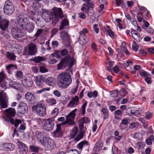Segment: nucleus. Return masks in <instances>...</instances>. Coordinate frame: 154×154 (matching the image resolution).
Here are the masks:
<instances>
[{"label": "nucleus", "instance_id": "nucleus-1", "mask_svg": "<svg viewBox=\"0 0 154 154\" xmlns=\"http://www.w3.org/2000/svg\"><path fill=\"white\" fill-rule=\"evenodd\" d=\"M57 84L58 87L62 89L67 88L72 82V79L68 72H62L59 74L57 78Z\"/></svg>", "mask_w": 154, "mask_h": 154}, {"label": "nucleus", "instance_id": "nucleus-2", "mask_svg": "<svg viewBox=\"0 0 154 154\" xmlns=\"http://www.w3.org/2000/svg\"><path fill=\"white\" fill-rule=\"evenodd\" d=\"M6 116L3 117L4 120L6 122L10 123L12 125H14L16 128H17L19 125L21 123V121L20 119H15L14 120L12 117H14L16 112L14 109L10 107L6 109L5 111Z\"/></svg>", "mask_w": 154, "mask_h": 154}, {"label": "nucleus", "instance_id": "nucleus-3", "mask_svg": "<svg viewBox=\"0 0 154 154\" xmlns=\"http://www.w3.org/2000/svg\"><path fill=\"white\" fill-rule=\"evenodd\" d=\"M52 14L53 15L52 18V24L55 25L58 22L60 18H63L64 17V14L61 8H54L51 10Z\"/></svg>", "mask_w": 154, "mask_h": 154}, {"label": "nucleus", "instance_id": "nucleus-4", "mask_svg": "<svg viewBox=\"0 0 154 154\" xmlns=\"http://www.w3.org/2000/svg\"><path fill=\"white\" fill-rule=\"evenodd\" d=\"M74 63V59L71 57L70 55H68L66 57L62 59L57 64V69H63L68 65L69 66H72Z\"/></svg>", "mask_w": 154, "mask_h": 154}, {"label": "nucleus", "instance_id": "nucleus-5", "mask_svg": "<svg viewBox=\"0 0 154 154\" xmlns=\"http://www.w3.org/2000/svg\"><path fill=\"white\" fill-rule=\"evenodd\" d=\"M29 20H33V19L26 15H20L17 18V23L21 29H24V26Z\"/></svg>", "mask_w": 154, "mask_h": 154}, {"label": "nucleus", "instance_id": "nucleus-6", "mask_svg": "<svg viewBox=\"0 0 154 154\" xmlns=\"http://www.w3.org/2000/svg\"><path fill=\"white\" fill-rule=\"evenodd\" d=\"M8 99L5 93L3 91L0 92V107L1 109L8 107Z\"/></svg>", "mask_w": 154, "mask_h": 154}, {"label": "nucleus", "instance_id": "nucleus-7", "mask_svg": "<svg viewBox=\"0 0 154 154\" xmlns=\"http://www.w3.org/2000/svg\"><path fill=\"white\" fill-rule=\"evenodd\" d=\"M4 13L6 14L10 15L14 12V8L13 5L9 0L6 1L4 8Z\"/></svg>", "mask_w": 154, "mask_h": 154}, {"label": "nucleus", "instance_id": "nucleus-8", "mask_svg": "<svg viewBox=\"0 0 154 154\" xmlns=\"http://www.w3.org/2000/svg\"><path fill=\"white\" fill-rule=\"evenodd\" d=\"M54 125V118H49L45 121L43 128L45 130L50 131L53 129Z\"/></svg>", "mask_w": 154, "mask_h": 154}, {"label": "nucleus", "instance_id": "nucleus-9", "mask_svg": "<svg viewBox=\"0 0 154 154\" xmlns=\"http://www.w3.org/2000/svg\"><path fill=\"white\" fill-rule=\"evenodd\" d=\"M77 109H75L70 112L66 116L67 122L69 123V125H72L75 124L73 121L75 116V112L77 110Z\"/></svg>", "mask_w": 154, "mask_h": 154}, {"label": "nucleus", "instance_id": "nucleus-10", "mask_svg": "<svg viewBox=\"0 0 154 154\" xmlns=\"http://www.w3.org/2000/svg\"><path fill=\"white\" fill-rule=\"evenodd\" d=\"M41 144L45 147L48 149L53 148L55 145L54 141L48 137L46 138Z\"/></svg>", "mask_w": 154, "mask_h": 154}, {"label": "nucleus", "instance_id": "nucleus-11", "mask_svg": "<svg viewBox=\"0 0 154 154\" xmlns=\"http://www.w3.org/2000/svg\"><path fill=\"white\" fill-rule=\"evenodd\" d=\"M37 139L41 143L47 137L46 133L44 131H37L35 133Z\"/></svg>", "mask_w": 154, "mask_h": 154}, {"label": "nucleus", "instance_id": "nucleus-12", "mask_svg": "<svg viewBox=\"0 0 154 154\" xmlns=\"http://www.w3.org/2000/svg\"><path fill=\"white\" fill-rule=\"evenodd\" d=\"M18 111L22 114H24L27 112L28 109L27 104L24 102H20L17 107Z\"/></svg>", "mask_w": 154, "mask_h": 154}, {"label": "nucleus", "instance_id": "nucleus-13", "mask_svg": "<svg viewBox=\"0 0 154 154\" xmlns=\"http://www.w3.org/2000/svg\"><path fill=\"white\" fill-rule=\"evenodd\" d=\"M19 150L20 154H26L28 150L26 145L23 142L18 141L16 143Z\"/></svg>", "mask_w": 154, "mask_h": 154}, {"label": "nucleus", "instance_id": "nucleus-14", "mask_svg": "<svg viewBox=\"0 0 154 154\" xmlns=\"http://www.w3.org/2000/svg\"><path fill=\"white\" fill-rule=\"evenodd\" d=\"M42 17L44 20L47 22L52 21L53 15L52 14V11L51 12L47 11H44L42 14Z\"/></svg>", "mask_w": 154, "mask_h": 154}, {"label": "nucleus", "instance_id": "nucleus-15", "mask_svg": "<svg viewBox=\"0 0 154 154\" xmlns=\"http://www.w3.org/2000/svg\"><path fill=\"white\" fill-rule=\"evenodd\" d=\"M28 52L29 55H33L37 53V49L36 45L33 43H31L28 45Z\"/></svg>", "mask_w": 154, "mask_h": 154}, {"label": "nucleus", "instance_id": "nucleus-16", "mask_svg": "<svg viewBox=\"0 0 154 154\" xmlns=\"http://www.w3.org/2000/svg\"><path fill=\"white\" fill-rule=\"evenodd\" d=\"M22 84L26 87H31L33 85V82L31 79L29 78H24L22 80Z\"/></svg>", "mask_w": 154, "mask_h": 154}, {"label": "nucleus", "instance_id": "nucleus-17", "mask_svg": "<svg viewBox=\"0 0 154 154\" xmlns=\"http://www.w3.org/2000/svg\"><path fill=\"white\" fill-rule=\"evenodd\" d=\"M33 21V20L28 21V22L26 23L27 26H24V29L29 33L32 32L35 28V24L32 22Z\"/></svg>", "mask_w": 154, "mask_h": 154}, {"label": "nucleus", "instance_id": "nucleus-18", "mask_svg": "<svg viewBox=\"0 0 154 154\" xmlns=\"http://www.w3.org/2000/svg\"><path fill=\"white\" fill-rule=\"evenodd\" d=\"M45 79V78L42 75H38L35 77V82L36 85L40 88L43 87L42 83L44 82Z\"/></svg>", "mask_w": 154, "mask_h": 154}, {"label": "nucleus", "instance_id": "nucleus-19", "mask_svg": "<svg viewBox=\"0 0 154 154\" xmlns=\"http://www.w3.org/2000/svg\"><path fill=\"white\" fill-rule=\"evenodd\" d=\"M54 136L56 137H61L62 135V129L61 128V125L58 124L57 125V128L53 132Z\"/></svg>", "mask_w": 154, "mask_h": 154}, {"label": "nucleus", "instance_id": "nucleus-20", "mask_svg": "<svg viewBox=\"0 0 154 154\" xmlns=\"http://www.w3.org/2000/svg\"><path fill=\"white\" fill-rule=\"evenodd\" d=\"M37 113L40 116H45L46 113L45 107L42 105H38Z\"/></svg>", "mask_w": 154, "mask_h": 154}, {"label": "nucleus", "instance_id": "nucleus-21", "mask_svg": "<svg viewBox=\"0 0 154 154\" xmlns=\"http://www.w3.org/2000/svg\"><path fill=\"white\" fill-rule=\"evenodd\" d=\"M79 99L78 97L75 96V97L72 98L71 100L68 104V106L70 107H72L75 106L79 104Z\"/></svg>", "mask_w": 154, "mask_h": 154}, {"label": "nucleus", "instance_id": "nucleus-22", "mask_svg": "<svg viewBox=\"0 0 154 154\" xmlns=\"http://www.w3.org/2000/svg\"><path fill=\"white\" fill-rule=\"evenodd\" d=\"M9 21L5 19L0 20V28L3 31H5L8 28Z\"/></svg>", "mask_w": 154, "mask_h": 154}, {"label": "nucleus", "instance_id": "nucleus-23", "mask_svg": "<svg viewBox=\"0 0 154 154\" xmlns=\"http://www.w3.org/2000/svg\"><path fill=\"white\" fill-rule=\"evenodd\" d=\"M131 33L132 37L136 41L139 42L140 40V37L139 34L135 29H131Z\"/></svg>", "mask_w": 154, "mask_h": 154}, {"label": "nucleus", "instance_id": "nucleus-24", "mask_svg": "<svg viewBox=\"0 0 154 154\" xmlns=\"http://www.w3.org/2000/svg\"><path fill=\"white\" fill-rule=\"evenodd\" d=\"M25 97L26 99L30 102H34L35 101L34 96L30 92L26 93L25 94Z\"/></svg>", "mask_w": 154, "mask_h": 154}, {"label": "nucleus", "instance_id": "nucleus-25", "mask_svg": "<svg viewBox=\"0 0 154 154\" xmlns=\"http://www.w3.org/2000/svg\"><path fill=\"white\" fill-rule=\"evenodd\" d=\"M2 146L7 151H12L15 148L14 145L12 143H5L3 144Z\"/></svg>", "mask_w": 154, "mask_h": 154}, {"label": "nucleus", "instance_id": "nucleus-26", "mask_svg": "<svg viewBox=\"0 0 154 154\" xmlns=\"http://www.w3.org/2000/svg\"><path fill=\"white\" fill-rule=\"evenodd\" d=\"M60 36L64 43H65L67 42H69V37L67 32L65 31H63L61 33Z\"/></svg>", "mask_w": 154, "mask_h": 154}, {"label": "nucleus", "instance_id": "nucleus-27", "mask_svg": "<svg viewBox=\"0 0 154 154\" xmlns=\"http://www.w3.org/2000/svg\"><path fill=\"white\" fill-rule=\"evenodd\" d=\"M57 57V55L56 53L52 54L49 57L48 60L49 63L53 64L56 63L57 61L56 59Z\"/></svg>", "mask_w": 154, "mask_h": 154}, {"label": "nucleus", "instance_id": "nucleus-28", "mask_svg": "<svg viewBox=\"0 0 154 154\" xmlns=\"http://www.w3.org/2000/svg\"><path fill=\"white\" fill-rule=\"evenodd\" d=\"M69 24V20L66 18L63 19L61 22V25L59 28V30H62L63 29L64 27L68 26Z\"/></svg>", "mask_w": 154, "mask_h": 154}, {"label": "nucleus", "instance_id": "nucleus-29", "mask_svg": "<svg viewBox=\"0 0 154 154\" xmlns=\"http://www.w3.org/2000/svg\"><path fill=\"white\" fill-rule=\"evenodd\" d=\"M140 12L143 17H149V12L144 7H141L140 8Z\"/></svg>", "mask_w": 154, "mask_h": 154}, {"label": "nucleus", "instance_id": "nucleus-30", "mask_svg": "<svg viewBox=\"0 0 154 154\" xmlns=\"http://www.w3.org/2000/svg\"><path fill=\"white\" fill-rule=\"evenodd\" d=\"M45 82L49 85L53 86L54 85L55 80L54 77H49L46 79Z\"/></svg>", "mask_w": 154, "mask_h": 154}, {"label": "nucleus", "instance_id": "nucleus-31", "mask_svg": "<svg viewBox=\"0 0 154 154\" xmlns=\"http://www.w3.org/2000/svg\"><path fill=\"white\" fill-rule=\"evenodd\" d=\"M88 147V142L86 140H84L80 142L77 145V147L80 149H82L83 147Z\"/></svg>", "mask_w": 154, "mask_h": 154}, {"label": "nucleus", "instance_id": "nucleus-32", "mask_svg": "<svg viewBox=\"0 0 154 154\" xmlns=\"http://www.w3.org/2000/svg\"><path fill=\"white\" fill-rule=\"evenodd\" d=\"M46 59V58L39 56L33 57L31 59V60L36 63H39L41 61H45Z\"/></svg>", "mask_w": 154, "mask_h": 154}, {"label": "nucleus", "instance_id": "nucleus-33", "mask_svg": "<svg viewBox=\"0 0 154 154\" xmlns=\"http://www.w3.org/2000/svg\"><path fill=\"white\" fill-rule=\"evenodd\" d=\"M6 68L8 73L9 74H11L12 73V71L16 69L17 67L15 65L10 64L7 66Z\"/></svg>", "mask_w": 154, "mask_h": 154}, {"label": "nucleus", "instance_id": "nucleus-34", "mask_svg": "<svg viewBox=\"0 0 154 154\" xmlns=\"http://www.w3.org/2000/svg\"><path fill=\"white\" fill-rule=\"evenodd\" d=\"M85 35L80 36L78 40V42L80 45H83L87 42V41L85 38Z\"/></svg>", "mask_w": 154, "mask_h": 154}, {"label": "nucleus", "instance_id": "nucleus-35", "mask_svg": "<svg viewBox=\"0 0 154 154\" xmlns=\"http://www.w3.org/2000/svg\"><path fill=\"white\" fill-rule=\"evenodd\" d=\"M14 38L18 40H21V39H24L25 35L23 32H18L14 37Z\"/></svg>", "mask_w": 154, "mask_h": 154}, {"label": "nucleus", "instance_id": "nucleus-36", "mask_svg": "<svg viewBox=\"0 0 154 154\" xmlns=\"http://www.w3.org/2000/svg\"><path fill=\"white\" fill-rule=\"evenodd\" d=\"M101 112L103 115V118L107 119L109 116V112L106 107L104 106L102 109Z\"/></svg>", "mask_w": 154, "mask_h": 154}, {"label": "nucleus", "instance_id": "nucleus-37", "mask_svg": "<svg viewBox=\"0 0 154 154\" xmlns=\"http://www.w3.org/2000/svg\"><path fill=\"white\" fill-rule=\"evenodd\" d=\"M78 128L77 126H75L72 130V132L70 134L71 137L72 138L75 137L78 133Z\"/></svg>", "mask_w": 154, "mask_h": 154}, {"label": "nucleus", "instance_id": "nucleus-38", "mask_svg": "<svg viewBox=\"0 0 154 154\" xmlns=\"http://www.w3.org/2000/svg\"><path fill=\"white\" fill-rule=\"evenodd\" d=\"M7 56L9 60H15L16 59V57L14 53H11L9 52H7Z\"/></svg>", "mask_w": 154, "mask_h": 154}, {"label": "nucleus", "instance_id": "nucleus-39", "mask_svg": "<svg viewBox=\"0 0 154 154\" xmlns=\"http://www.w3.org/2000/svg\"><path fill=\"white\" fill-rule=\"evenodd\" d=\"M98 93L97 91H95L94 92H89L88 94V96L89 98H91L93 97L94 98H96L97 96Z\"/></svg>", "mask_w": 154, "mask_h": 154}, {"label": "nucleus", "instance_id": "nucleus-40", "mask_svg": "<svg viewBox=\"0 0 154 154\" xmlns=\"http://www.w3.org/2000/svg\"><path fill=\"white\" fill-rule=\"evenodd\" d=\"M153 141H154V136L153 135L150 136L149 138L146 140V143L148 145H151Z\"/></svg>", "mask_w": 154, "mask_h": 154}, {"label": "nucleus", "instance_id": "nucleus-41", "mask_svg": "<svg viewBox=\"0 0 154 154\" xmlns=\"http://www.w3.org/2000/svg\"><path fill=\"white\" fill-rule=\"evenodd\" d=\"M143 135L140 133H135L134 138L137 140H141L142 138Z\"/></svg>", "mask_w": 154, "mask_h": 154}, {"label": "nucleus", "instance_id": "nucleus-42", "mask_svg": "<svg viewBox=\"0 0 154 154\" xmlns=\"http://www.w3.org/2000/svg\"><path fill=\"white\" fill-rule=\"evenodd\" d=\"M114 113L115 114V116H114L115 118H116L117 119H120V118L117 117V116H121L122 115V111H121V110H119V109H118V110H117Z\"/></svg>", "mask_w": 154, "mask_h": 154}, {"label": "nucleus", "instance_id": "nucleus-43", "mask_svg": "<svg viewBox=\"0 0 154 154\" xmlns=\"http://www.w3.org/2000/svg\"><path fill=\"white\" fill-rule=\"evenodd\" d=\"M47 102L49 105L51 106L55 104L56 103V100L52 98H49L47 99Z\"/></svg>", "mask_w": 154, "mask_h": 154}, {"label": "nucleus", "instance_id": "nucleus-44", "mask_svg": "<svg viewBox=\"0 0 154 154\" xmlns=\"http://www.w3.org/2000/svg\"><path fill=\"white\" fill-rule=\"evenodd\" d=\"M20 30L15 27H13L11 29V33L14 37L19 32Z\"/></svg>", "mask_w": 154, "mask_h": 154}, {"label": "nucleus", "instance_id": "nucleus-45", "mask_svg": "<svg viewBox=\"0 0 154 154\" xmlns=\"http://www.w3.org/2000/svg\"><path fill=\"white\" fill-rule=\"evenodd\" d=\"M140 75L142 77H148L149 75V74L147 72L143 70H141L139 72Z\"/></svg>", "mask_w": 154, "mask_h": 154}, {"label": "nucleus", "instance_id": "nucleus-46", "mask_svg": "<svg viewBox=\"0 0 154 154\" xmlns=\"http://www.w3.org/2000/svg\"><path fill=\"white\" fill-rule=\"evenodd\" d=\"M29 149L33 152H38L39 149L38 147L35 146L33 145H31L29 147Z\"/></svg>", "mask_w": 154, "mask_h": 154}, {"label": "nucleus", "instance_id": "nucleus-47", "mask_svg": "<svg viewBox=\"0 0 154 154\" xmlns=\"http://www.w3.org/2000/svg\"><path fill=\"white\" fill-rule=\"evenodd\" d=\"M144 17H145L142 16L140 12L137 13V19L139 22H141L144 21Z\"/></svg>", "mask_w": 154, "mask_h": 154}, {"label": "nucleus", "instance_id": "nucleus-48", "mask_svg": "<svg viewBox=\"0 0 154 154\" xmlns=\"http://www.w3.org/2000/svg\"><path fill=\"white\" fill-rule=\"evenodd\" d=\"M85 132L84 131H82V132L80 131V134L78 135L77 137L74 139V140L76 141H78L82 139L83 137V134Z\"/></svg>", "mask_w": 154, "mask_h": 154}, {"label": "nucleus", "instance_id": "nucleus-49", "mask_svg": "<svg viewBox=\"0 0 154 154\" xmlns=\"http://www.w3.org/2000/svg\"><path fill=\"white\" fill-rule=\"evenodd\" d=\"M152 116V113L149 111H147L145 113V118L147 120L150 119Z\"/></svg>", "mask_w": 154, "mask_h": 154}, {"label": "nucleus", "instance_id": "nucleus-50", "mask_svg": "<svg viewBox=\"0 0 154 154\" xmlns=\"http://www.w3.org/2000/svg\"><path fill=\"white\" fill-rule=\"evenodd\" d=\"M89 9V7L88 6L87 4L84 3L82 5V7L81 8V10L84 12H87Z\"/></svg>", "mask_w": 154, "mask_h": 154}, {"label": "nucleus", "instance_id": "nucleus-51", "mask_svg": "<svg viewBox=\"0 0 154 154\" xmlns=\"http://www.w3.org/2000/svg\"><path fill=\"white\" fill-rule=\"evenodd\" d=\"M7 82L4 81L1 82L0 86L2 89L5 90L7 88Z\"/></svg>", "mask_w": 154, "mask_h": 154}, {"label": "nucleus", "instance_id": "nucleus-52", "mask_svg": "<svg viewBox=\"0 0 154 154\" xmlns=\"http://www.w3.org/2000/svg\"><path fill=\"white\" fill-rule=\"evenodd\" d=\"M65 154H79L78 151L75 149H72L69 150L65 153Z\"/></svg>", "mask_w": 154, "mask_h": 154}, {"label": "nucleus", "instance_id": "nucleus-53", "mask_svg": "<svg viewBox=\"0 0 154 154\" xmlns=\"http://www.w3.org/2000/svg\"><path fill=\"white\" fill-rule=\"evenodd\" d=\"M88 32V30L86 28L83 29L82 31L79 32L80 36L85 35V34L87 33Z\"/></svg>", "mask_w": 154, "mask_h": 154}, {"label": "nucleus", "instance_id": "nucleus-54", "mask_svg": "<svg viewBox=\"0 0 154 154\" xmlns=\"http://www.w3.org/2000/svg\"><path fill=\"white\" fill-rule=\"evenodd\" d=\"M87 13L89 16H93L94 14V8H89Z\"/></svg>", "mask_w": 154, "mask_h": 154}, {"label": "nucleus", "instance_id": "nucleus-55", "mask_svg": "<svg viewBox=\"0 0 154 154\" xmlns=\"http://www.w3.org/2000/svg\"><path fill=\"white\" fill-rule=\"evenodd\" d=\"M43 30L42 29H38L35 34L34 36L37 38L43 32Z\"/></svg>", "mask_w": 154, "mask_h": 154}, {"label": "nucleus", "instance_id": "nucleus-56", "mask_svg": "<svg viewBox=\"0 0 154 154\" xmlns=\"http://www.w3.org/2000/svg\"><path fill=\"white\" fill-rule=\"evenodd\" d=\"M16 76L18 79H21L23 77V72L20 71L17 72Z\"/></svg>", "mask_w": 154, "mask_h": 154}, {"label": "nucleus", "instance_id": "nucleus-57", "mask_svg": "<svg viewBox=\"0 0 154 154\" xmlns=\"http://www.w3.org/2000/svg\"><path fill=\"white\" fill-rule=\"evenodd\" d=\"M50 88H43L40 90L37 91H36V93L38 94H40L42 92H44L45 91H49Z\"/></svg>", "mask_w": 154, "mask_h": 154}, {"label": "nucleus", "instance_id": "nucleus-58", "mask_svg": "<svg viewBox=\"0 0 154 154\" xmlns=\"http://www.w3.org/2000/svg\"><path fill=\"white\" fill-rule=\"evenodd\" d=\"M87 102H86L82 106V113L83 115H84L85 114V108L86 107L87 105Z\"/></svg>", "mask_w": 154, "mask_h": 154}, {"label": "nucleus", "instance_id": "nucleus-59", "mask_svg": "<svg viewBox=\"0 0 154 154\" xmlns=\"http://www.w3.org/2000/svg\"><path fill=\"white\" fill-rule=\"evenodd\" d=\"M15 48L16 49V51L17 52L18 54L21 52L23 49L22 47L19 45H16Z\"/></svg>", "mask_w": 154, "mask_h": 154}, {"label": "nucleus", "instance_id": "nucleus-60", "mask_svg": "<svg viewBox=\"0 0 154 154\" xmlns=\"http://www.w3.org/2000/svg\"><path fill=\"white\" fill-rule=\"evenodd\" d=\"M86 4L89 8H94L93 7L94 5V3L91 0L90 1V2H89L88 3Z\"/></svg>", "mask_w": 154, "mask_h": 154}, {"label": "nucleus", "instance_id": "nucleus-61", "mask_svg": "<svg viewBox=\"0 0 154 154\" xmlns=\"http://www.w3.org/2000/svg\"><path fill=\"white\" fill-rule=\"evenodd\" d=\"M58 113V109L57 108H56L53 111H52L51 115L53 116H54L57 115Z\"/></svg>", "mask_w": 154, "mask_h": 154}, {"label": "nucleus", "instance_id": "nucleus-62", "mask_svg": "<svg viewBox=\"0 0 154 154\" xmlns=\"http://www.w3.org/2000/svg\"><path fill=\"white\" fill-rule=\"evenodd\" d=\"M80 120L81 122H82L84 123H88L90 122L89 119L88 117H83Z\"/></svg>", "mask_w": 154, "mask_h": 154}, {"label": "nucleus", "instance_id": "nucleus-63", "mask_svg": "<svg viewBox=\"0 0 154 154\" xmlns=\"http://www.w3.org/2000/svg\"><path fill=\"white\" fill-rule=\"evenodd\" d=\"M53 93L55 96L58 97H60L61 95L60 93L57 90L54 91L53 92Z\"/></svg>", "mask_w": 154, "mask_h": 154}, {"label": "nucleus", "instance_id": "nucleus-64", "mask_svg": "<svg viewBox=\"0 0 154 154\" xmlns=\"http://www.w3.org/2000/svg\"><path fill=\"white\" fill-rule=\"evenodd\" d=\"M111 95L112 97H118V93L117 91H113Z\"/></svg>", "mask_w": 154, "mask_h": 154}]
</instances>
